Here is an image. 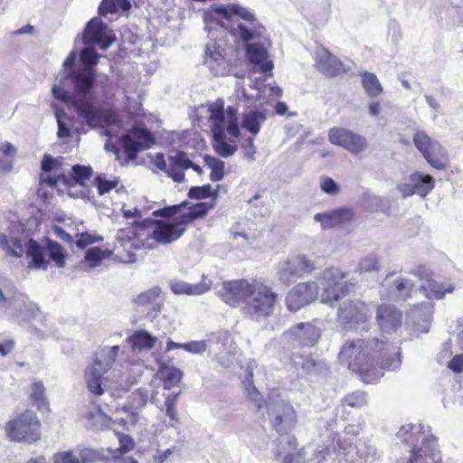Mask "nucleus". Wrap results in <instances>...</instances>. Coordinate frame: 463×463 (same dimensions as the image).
<instances>
[{
    "label": "nucleus",
    "mask_w": 463,
    "mask_h": 463,
    "mask_svg": "<svg viewBox=\"0 0 463 463\" xmlns=\"http://www.w3.org/2000/svg\"><path fill=\"white\" fill-rule=\"evenodd\" d=\"M337 447L336 457L333 458L335 463H355V456L364 462H373L379 458L378 450L371 440H360L353 448L352 441L338 438Z\"/></svg>",
    "instance_id": "obj_11"
},
{
    "label": "nucleus",
    "mask_w": 463,
    "mask_h": 463,
    "mask_svg": "<svg viewBox=\"0 0 463 463\" xmlns=\"http://www.w3.org/2000/svg\"><path fill=\"white\" fill-rule=\"evenodd\" d=\"M315 61L317 69L326 77L332 78L344 71L341 61L323 46L317 48Z\"/></svg>",
    "instance_id": "obj_20"
},
{
    "label": "nucleus",
    "mask_w": 463,
    "mask_h": 463,
    "mask_svg": "<svg viewBox=\"0 0 463 463\" xmlns=\"http://www.w3.org/2000/svg\"><path fill=\"white\" fill-rule=\"evenodd\" d=\"M276 299L275 293L261 283H250L242 307L245 317L259 321L271 315Z\"/></svg>",
    "instance_id": "obj_7"
},
{
    "label": "nucleus",
    "mask_w": 463,
    "mask_h": 463,
    "mask_svg": "<svg viewBox=\"0 0 463 463\" xmlns=\"http://www.w3.org/2000/svg\"><path fill=\"white\" fill-rule=\"evenodd\" d=\"M204 160L207 166L211 169L210 179L214 182L222 180L224 174V163L210 156H206Z\"/></svg>",
    "instance_id": "obj_45"
},
{
    "label": "nucleus",
    "mask_w": 463,
    "mask_h": 463,
    "mask_svg": "<svg viewBox=\"0 0 463 463\" xmlns=\"http://www.w3.org/2000/svg\"><path fill=\"white\" fill-rule=\"evenodd\" d=\"M205 55V63L213 71V74L214 76L222 74L225 70L224 57L215 42H211L206 44Z\"/></svg>",
    "instance_id": "obj_31"
},
{
    "label": "nucleus",
    "mask_w": 463,
    "mask_h": 463,
    "mask_svg": "<svg viewBox=\"0 0 463 463\" xmlns=\"http://www.w3.org/2000/svg\"><path fill=\"white\" fill-rule=\"evenodd\" d=\"M213 203L203 202L198 203L196 204L191 205L188 207L187 213H183L180 215V219L184 222V224L186 226L188 223L192 222L193 221L203 217L206 215V213L213 209Z\"/></svg>",
    "instance_id": "obj_38"
},
{
    "label": "nucleus",
    "mask_w": 463,
    "mask_h": 463,
    "mask_svg": "<svg viewBox=\"0 0 463 463\" xmlns=\"http://www.w3.org/2000/svg\"><path fill=\"white\" fill-rule=\"evenodd\" d=\"M344 277H345L344 274L341 273L336 269H328L324 272L325 279H328V280L332 279L334 281L333 284H334L335 288L332 289V293L334 294V299L335 301H337L340 298V295L336 292L337 288L340 287V285L337 282H335V280L336 279H342Z\"/></svg>",
    "instance_id": "obj_56"
},
{
    "label": "nucleus",
    "mask_w": 463,
    "mask_h": 463,
    "mask_svg": "<svg viewBox=\"0 0 463 463\" xmlns=\"http://www.w3.org/2000/svg\"><path fill=\"white\" fill-rule=\"evenodd\" d=\"M206 342L209 353L215 355L222 365L230 366L231 356L235 354L236 346L228 331L213 333L209 335Z\"/></svg>",
    "instance_id": "obj_15"
},
{
    "label": "nucleus",
    "mask_w": 463,
    "mask_h": 463,
    "mask_svg": "<svg viewBox=\"0 0 463 463\" xmlns=\"http://www.w3.org/2000/svg\"><path fill=\"white\" fill-rule=\"evenodd\" d=\"M101 453L99 450L83 448L79 453V463H93L99 459Z\"/></svg>",
    "instance_id": "obj_55"
},
{
    "label": "nucleus",
    "mask_w": 463,
    "mask_h": 463,
    "mask_svg": "<svg viewBox=\"0 0 463 463\" xmlns=\"http://www.w3.org/2000/svg\"><path fill=\"white\" fill-rule=\"evenodd\" d=\"M115 435L117 436L118 441V447L116 449L111 447L108 448V451L111 454V456L121 455L122 453L130 451L134 448V441L129 435L122 433H116Z\"/></svg>",
    "instance_id": "obj_46"
},
{
    "label": "nucleus",
    "mask_w": 463,
    "mask_h": 463,
    "mask_svg": "<svg viewBox=\"0 0 463 463\" xmlns=\"http://www.w3.org/2000/svg\"><path fill=\"white\" fill-rule=\"evenodd\" d=\"M294 341L303 346H313L321 336L320 328L310 323H300L291 328Z\"/></svg>",
    "instance_id": "obj_26"
},
{
    "label": "nucleus",
    "mask_w": 463,
    "mask_h": 463,
    "mask_svg": "<svg viewBox=\"0 0 463 463\" xmlns=\"http://www.w3.org/2000/svg\"><path fill=\"white\" fill-rule=\"evenodd\" d=\"M410 180L413 182L416 194L426 197L435 186V179L430 175H424L419 172L410 175Z\"/></svg>",
    "instance_id": "obj_36"
},
{
    "label": "nucleus",
    "mask_w": 463,
    "mask_h": 463,
    "mask_svg": "<svg viewBox=\"0 0 463 463\" xmlns=\"http://www.w3.org/2000/svg\"><path fill=\"white\" fill-rule=\"evenodd\" d=\"M250 285L246 279L225 281L218 290V295L229 306L237 307L245 302Z\"/></svg>",
    "instance_id": "obj_19"
},
{
    "label": "nucleus",
    "mask_w": 463,
    "mask_h": 463,
    "mask_svg": "<svg viewBox=\"0 0 463 463\" xmlns=\"http://www.w3.org/2000/svg\"><path fill=\"white\" fill-rule=\"evenodd\" d=\"M169 168L166 173L176 183H182L184 180V170L189 168L191 160L184 152H175L168 157Z\"/></svg>",
    "instance_id": "obj_29"
},
{
    "label": "nucleus",
    "mask_w": 463,
    "mask_h": 463,
    "mask_svg": "<svg viewBox=\"0 0 463 463\" xmlns=\"http://www.w3.org/2000/svg\"><path fill=\"white\" fill-rule=\"evenodd\" d=\"M213 14H219L227 20L233 16L241 18L244 23H239L236 26L232 27L231 33L243 43H249L261 34L262 27L253 11L239 4L215 5L211 13L206 14L204 20L207 21L212 18Z\"/></svg>",
    "instance_id": "obj_6"
},
{
    "label": "nucleus",
    "mask_w": 463,
    "mask_h": 463,
    "mask_svg": "<svg viewBox=\"0 0 463 463\" xmlns=\"http://www.w3.org/2000/svg\"><path fill=\"white\" fill-rule=\"evenodd\" d=\"M115 39L106 24L98 17L92 18L81 34L85 47L80 53V59L83 67L62 76L60 83L53 84L52 89L53 97L71 104L76 114L91 128H105L118 124L113 113L83 99L90 93L96 79L94 66L99 55L93 46L98 44L101 50H107Z\"/></svg>",
    "instance_id": "obj_1"
},
{
    "label": "nucleus",
    "mask_w": 463,
    "mask_h": 463,
    "mask_svg": "<svg viewBox=\"0 0 463 463\" xmlns=\"http://www.w3.org/2000/svg\"><path fill=\"white\" fill-rule=\"evenodd\" d=\"M400 355L401 349L383 339H354L343 345L338 359L364 383H375L383 376V370L400 368Z\"/></svg>",
    "instance_id": "obj_2"
},
{
    "label": "nucleus",
    "mask_w": 463,
    "mask_h": 463,
    "mask_svg": "<svg viewBox=\"0 0 463 463\" xmlns=\"http://www.w3.org/2000/svg\"><path fill=\"white\" fill-rule=\"evenodd\" d=\"M118 352V345L99 348L92 363L86 367L84 380L92 395L99 397L109 392L111 397H120L142 375L143 369L140 364L112 369Z\"/></svg>",
    "instance_id": "obj_3"
},
{
    "label": "nucleus",
    "mask_w": 463,
    "mask_h": 463,
    "mask_svg": "<svg viewBox=\"0 0 463 463\" xmlns=\"http://www.w3.org/2000/svg\"><path fill=\"white\" fill-rule=\"evenodd\" d=\"M349 129L340 127H334L328 130V140L331 144L345 147L348 137Z\"/></svg>",
    "instance_id": "obj_48"
},
{
    "label": "nucleus",
    "mask_w": 463,
    "mask_h": 463,
    "mask_svg": "<svg viewBox=\"0 0 463 463\" xmlns=\"http://www.w3.org/2000/svg\"><path fill=\"white\" fill-rule=\"evenodd\" d=\"M146 222L151 224V230L146 238L163 245L177 241L186 230L179 216L167 221L148 220Z\"/></svg>",
    "instance_id": "obj_13"
},
{
    "label": "nucleus",
    "mask_w": 463,
    "mask_h": 463,
    "mask_svg": "<svg viewBox=\"0 0 463 463\" xmlns=\"http://www.w3.org/2000/svg\"><path fill=\"white\" fill-rule=\"evenodd\" d=\"M433 313V305L430 302H422L416 305L411 313V318L415 324V332L417 334L428 333Z\"/></svg>",
    "instance_id": "obj_27"
},
{
    "label": "nucleus",
    "mask_w": 463,
    "mask_h": 463,
    "mask_svg": "<svg viewBox=\"0 0 463 463\" xmlns=\"http://www.w3.org/2000/svg\"><path fill=\"white\" fill-rule=\"evenodd\" d=\"M103 258V251L98 247L89 249L85 254V260L89 263L90 268L98 267Z\"/></svg>",
    "instance_id": "obj_54"
},
{
    "label": "nucleus",
    "mask_w": 463,
    "mask_h": 463,
    "mask_svg": "<svg viewBox=\"0 0 463 463\" xmlns=\"http://www.w3.org/2000/svg\"><path fill=\"white\" fill-rule=\"evenodd\" d=\"M319 186L323 193L329 195H336L340 192L339 184L327 175H322L320 177Z\"/></svg>",
    "instance_id": "obj_51"
},
{
    "label": "nucleus",
    "mask_w": 463,
    "mask_h": 463,
    "mask_svg": "<svg viewBox=\"0 0 463 463\" xmlns=\"http://www.w3.org/2000/svg\"><path fill=\"white\" fill-rule=\"evenodd\" d=\"M118 7L123 11H128L131 8V3L129 0H103L99 6V13L101 15L114 14L117 13Z\"/></svg>",
    "instance_id": "obj_42"
},
{
    "label": "nucleus",
    "mask_w": 463,
    "mask_h": 463,
    "mask_svg": "<svg viewBox=\"0 0 463 463\" xmlns=\"http://www.w3.org/2000/svg\"><path fill=\"white\" fill-rule=\"evenodd\" d=\"M266 118L263 112L251 110L244 114L241 127L252 135H256L260 132V125Z\"/></svg>",
    "instance_id": "obj_40"
},
{
    "label": "nucleus",
    "mask_w": 463,
    "mask_h": 463,
    "mask_svg": "<svg viewBox=\"0 0 463 463\" xmlns=\"http://www.w3.org/2000/svg\"><path fill=\"white\" fill-rule=\"evenodd\" d=\"M212 195V187L210 184L191 187L188 196L194 199H203Z\"/></svg>",
    "instance_id": "obj_60"
},
{
    "label": "nucleus",
    "mask_w": 463,
    "mask_h": 463,
    "mask_svg": "<svg viewBox=\"0 0 463 463\" xmlns=\"http://www.w3.org/2000/svg\"><path fill=\"white\" fill-rule=\"evenodd\" d=\"M179 395L180 392H172L165 397V415L175 421L177 420L175 404Z\"/></svg>",
    "instance_id": "obj_53"
},
{
    "label": "nucleus",
    "mask_w": 463,
    "mask_h": 463,
    "mask_svg": "<svg viewBox=\"0 0 463 463\" xmlns=\"http://www.w3.org/2000/svg\"><path fill=\"white\" fill-rule=\"evenodd\" d=\"M409 274L416 277L421 284L420 290L429 298L441 299L447 293L454 290V286L450 283L436 281L431 278V274L425 266H418L409 271Z\"/></svg>",
    "instance_id": "obj_14"
},
{
    "label": "nucleus",
    "mask_w": 463,
    "mask_h": 463,
    "mask_svg": "<svg viewBox=\"0 0 463 463\" xmlns=\"http://www.w3.org/2000/svg\"><path fill=\"white\" fill-rule=\"evenodd\" d=\"M161 293L158 286L152 287L133 298V305L137 311L146 312L147 317L155 318L162 311L163 303L159 300Z\"/></svg>",
    "instance_id": "obj_17"
},
{
    "label": "nucleus",
    "mask_w": 463,
    "mask_h": 463,
    "mask_svg": "<svg viewBox=\"0 0 463 463\" xmlns=\"http://www.w3.org/2000/svg\"><path fill=\"white\" fill-rule=\"evenodd\" d=\"M97 187L100 195L109 193L113 188H116L118 181L115 178L113 180H107L103 176H98L96 178Z\"/></svg>",
    "instance_id": "obj_59"
},
{
    "label": "nucleus",
    "mask_w": 463,
    "mask_h": 463,
    "mask_svg": "<svg viewBox=\"0 0 463 463\" xmlns=\"http://www.w3.org/2000/svg\"><path fill=\"white\" fill-rule=\"evenodd\" d=\"M354 217L353 210L349 207H340L331 211L318 213L314 215L315 222L321 223L323 230L348 222Z\"/></svg>",
    "instance_id": "obj_22"
},
{
    "label": "nucleus",
    "mask_w": 463,
    "mask_h": 463,
    "mask_svg": "<svg viewBox=\"0 0 463 463\" xmlns=\"http://www.w3.org/2000/svg\"><path fill=\"white\" fill-rule=\"evenodd\" d=\"M127 341L131 345L133 351L141 352L152 349L157 342V338L147 331L137 330L128 337Z\"/></svg>",
    "instance_id": "obj_34"
},
{
    "label": "nucleus",
    "mask_w": 463,
    "mask_h": 463,
    "mask_svg": "<svg viewBox=\"0 0 463 463\" xmlns=\"http://www.w3.org/2000/svg\"><path fill=\"white\" fill-rule=\"evenodd\" d=\"M364 201L369 208L374 211H383L388 205L387 199L371 194H364Z\"/></svg>",
    "instance_id": "obj_52"
},
{
    "label": "nucleus",
    "mask_w": 463,
    "mask_h": 463,
    "mask_svg": "<svg viewBox=\"0 0 463 463\" xmlns=\"http://www.w3.org/2000/svg\"><path fill=\"white\" fill-rule=\"evenodd\" d=\"M413 143L426 161L435 169L442 170L448 164V156L441 145L424 131L413 135Z\"/></svg>",
    "instance_id": "obj_12"
},
{
    "label": "nucleus",
    "mask_w": 463,
    "mask_h": 463,
    "mask_svg": "<svg viewBox=\"0 0 463 463\" xmlns=\"http://www.w3.org/2000/svg\"><path fill=\"white\" fill-rule=\"evenodd\" d=\"M157 375L163 382L164 388L170 390L181 382L183 373L175 366L162 364L159 365Z\"/></svg>",
    "instance_id": "obj_35"
},
{
    "label": "nucleus",
    "mask_w": 463,
    "mask_h": 463,
    "mask_svg": "<svg viewBox=\"0 0 463 463\" xmlns=\"http://www.w3.org/2000/svg\"><path fill=\"white\" fill-rule=\"evenodd\" d=\"M212 286L213 281L204 275L198 283L192 284L178 279L170 282V288L175 295L200 296L208 292Z\"/></svg>",
    "instance_id": "obj_24"
},
{
    "label": "nucleus",
    "mask_w": 463,
    "mask_h": 463,
    "mask_svg": "<svg viewBox=\"0 0 463 463\" xmlns=\"http://www.w3.org/2000/svg\"><path fill=\"white\" fill-rule=\"evenodd\" d=\"M0 248L11 257L20 258L24 252V244L21 240L0 233Z\"/></svg>",
    "instance_id": "obj_37"
},
{
    "label": "nucleus",
    "mask_w": 463,
    "mask_h": 463,
    "mask_svg": "<svg viewBox=\"0 0 463 463\" xmlns=\"http://www.w3.org/2000/svg\"><path fill=\"white\" fill-rule=\"evenodd\" d=\"M286 407L285 402L280 399V393L277 390H273L269 393V402L268 406V413L271 418L273 427L278 432L281 431L280 425L282 417L280 411Z\"/></svg>",
    "instance_id": "obj_33"
},
{
    "label": "nucleus",
    "mask_w": 463,
    "mask_h": 463,
    "mask_svg": "<svg viewBox=\"0 0 463 463\" xmlns=\"http://www.w3.org/2000/svg\"><path fill=\"white\" fill-rule=\"evenodd\" d=\"M318 294V286L316 282H304L298 284L291 290V311L313 302Z\"/></svg>",
    "instance_id": "obj_23"
},
{
    "label": "nucleus",
    "mask_w": 463,
    "mask_h": 463,
    "mask_svg": "<svg viewBox=\"0 0 463 463\" xmlns=\"http://www.w3.org/2000/svg\"><path fill=\"white\" fill-rule=\"evenodd\" d=\"M313 269V262L307 260L303 255L295 256L294 259L291 260V275H300L302 273L311 272Z\"/></svg>",
    "instance_id": "obj_47"
},
{
    "label": "nucleus",
    "mask_w": 463,
    "mask_h": 463,
    "mask_svg": "<svg viewBox=\"0 0 463 463\" xmlns=\"http://www.w3.org/2000/svg\"><path fill=\"white\" fill-rule=\"evenodd\" d=\"M54 463H79V457L71 450L61 451L53 455Z\"/></svg>",
    "instance_id": "obj_63"
},
{
    "label": "nucleus",
    "mask_w": 463,
    "mask_h": 463,
    "mask_svg": "<svg viewBox=\"0 0 463 463\" xmlns=\"http://www.w3.org/2000/svg\"><path fill=\"white\" fill-rule=\"evenodd\" d=\"M376 319L381 330L390 334L402 326V313L394 306L383 304L377 308Z\"/></svg>",
    "instance_id": "obj_21"
},
{
    "label": "nucleus",
    "mask_w": 463,
    "mask_h": 463,
    "mask_svg": "<svg viewBox=\"0 0 463 463\" xmlns=\"http://www.w3.org/2000/svg\"><path fill=\"white\" fill-rule=\"evenodd\" d=\"M183 349L191 354H200L208 349L207 342L206 340H199L184 343Z\"/></svg>",
    "instance_id": "obj_58"
},
{
    "label": "nucleus",
    "mask_w": 463,
    "mask_h": 463,
    "mask_svg": "<svg viewBox=\"0 0 463 463\" xmlns=\"http://www.w3.org/2000/svg\"><path fill=\"white\" fill-rule=\"evenodd\" d=\"M155 140L146 128H133L122 137V145L129 160H134L138 152L147 149Z\"/></svg>",
    "instance_id": "obj_16"
},
{
    "label": "nucleus",
    "mask_w": 463,
    "mask_h": 463,
    "mask_svg": "<svg viewBox=\"0 0 463 463\" xmlns=\"http://www.w3.org/2000/svg\"><path fill=\"white\" fill-rule=\"evenodd\" d=\"M207 111L213 132L214 151L222 157L232 156L237 151V146L227 143L224 130L226 129L234 137H239L241 131L238 125L237 109L232 106L224 109L223 100L217 99L208 104Z\"/></svg>",
    "instance_id": "obj_5"
},
{
    "label": "nucleus",
    "mask_w": 463,
    "mask_h": 463,
    "mask_svg": "<svg viewBox=\"0 0 463 463\" xmlns=\"http://www.w3.org/2000/svg\"><path fill=\"white\" fill-rule=\"evenodd\" d=\"M338 317L342 323L356 326L365 323L371 317V313L362 301H345L338 309Z\"/></svg>",
    "instance_id": "obj_18"
},
{
    "label": "nucleus",
    "mask_w": 463,
    "mask_h": 463,
    "mask_svg": "<svg viewBox=\"0 0 463 463\" xmlns=\"http://www.w3.org/2000/svg\"><path fill=\"white\" fill-rule=\"evenodd\" d=\"M331 14V3L328 0H325L321 4V10L316 11L314 14V18L316 21H317L319 24H326Z\"/></svg>",
    "instance_id": "obj_62"
},
{
    "label": "nucleus",
    "mask_w": 463,
    "mask_h": 463,
    "mask_svg": "<svg viewBox=\"0 0 463 463\" xmlns=\"http://www.w3.org/2000/svg\"><path fill=\"white\" fill-rule=\"evenodd\" d=\"M55 118L58 124L57 136L59 138L68 137L71 136V128L72 127V119L66 115L61 109L55 111Z\"/></svg>",
    "instance_id": "obj_44"
},
{
    "label": "nucleus",
    "mask_w": 463,
    "mask_h": 463,
    "mask_svg": "<svg viewBox=\"0 0 463 463\" xmlns=\"http://www.w3.org/2000/svg\"><path fill=\"white\" fill-rule=\"evenodd\" d=\"M25 246L26 254L32 259L28 268L46 269L49 263L46 255L55 262L58 268H62L65 264V250L56 241H48L46 249L33 240L28 241Z\"/></svg>",
    "instance_id": "obj_10"
},
{
    "label": "nucleus",
    "mask_w": 463,
    "mask_h": 463,
    "mask_svg": "<svg viewBox=\"0 0 463 463\" xmlns=\"http://www.w3.org/2000/svg\"><path fill=\"white\" fill-rule=\"evenodd\" d=\"M0 307L5 309L7 316L24 321L34 317L39 312L36 305L13 286L5 293L0 289Z\"/></svg>",
    "instance_id": "obj_9"
},
{
    "label": "nucleus",
    "mask_w": 463,
    "mask_h": 463,
    "mask_svg": "<svg viewBox=\"0 0 463 463\" xmlns=\"http://www.w3.org/2000/svg\"><path fill=\"white\" fill-rule=\"evenodd\" d=\"M247 55L251 63L260 66L262 72L270 71L273 68L271 61L268 60V52L266 48L260 43H249L247 45Z\"/></svg>",
    "instance_id": "obj_30"
},
{
    "label": "nucleus",
    "mask_w": 463,
    "mask_h": 463,
    "mask_svg": "<svg viewBox=\"0 0 463 463\" xmlns=\"http://www.w3.org/2000/svg\"><path fill=\"white\" fill-rule=\"evenodd\" d=\"M360 272H371L378 269V260L375 257L370 256L361 260L358 265Z\"/></svg>",
    "instance_id": "obj_64"
},
{
    "label": "nucleus",
    "mask_w": 463,
    "mask_h": 463,
    "mask_svg": "<svg viewBox=\"0 0 463 463\" xmlns=\"http://www.w3.org/2000/svg\"><path fill=\"white\" fill-rule=\"evenodd\" d=\"M348 137L344 149L353 155H358L365 151L368 147L366 137L349 129Z\"/></svg>",
    "instance_id": "obj_41"
},
{
    "label": "nucleus",
    "mask_w": 463,
    "mask_h": 463,
    "mask_svg": "<svg viewBox=\"0 0 463 463\" xmlns=\"http://www.w3.org/2000/svg\"><path fill=\"white\" fill-rule=\"evenodd\" d=\"M414 288L415 283L412 280L400 277L389 285L385 291H381V297L386 299L404 301L411 297Z\"/></svg>",
    "instance_id": "obj_25"
},
{
    "label": "nucleus",
    "mask_w": 463,
    "mask_h": 463,
    "mask_svg": "<svg viewBox=\"0 0 463 463\" xmlns=\"http://www.w3.org/2000/svg\"><path fill=\"white\" fill-rule=\"evenodd\" d=\"M147 400L148 391L145 388H138L128 396L124 409L137 420L139 413L146 407Z\"/></svg>",
    "instance_id": "obj_32"
},
{
    "label": "nucleus",
    "mask_w": 463,
    "mask_h": 463,
    "mask_svg": "<svg viewBox=\"0 0 463 463\" xmlns=\"http://www.w3.org/2000/svg\"><path fill=\"white\" fill-rule=\"evenodd\" d=\"M77 58V51L72 50L66 60L63 62V71L59 74V76L56 78L57 83H60V79L64 76L70 74L71 71H77V69L74 68V63Z\"/></svg>",
    "instance_id": "obj_57"
},
{
    "label": "nucleus",
    "mask_w": 463,
    "mask_h": 463,
    "mask_svg": "<svg viewBox=\"0 0 463 463\" xmlns=\"http://www.w3.org/2000/svg\"><path fill=\"white\" fill-rule=\"evenodd\" d=\"M360 75L363 88L368 97L376 98L383 91V88L374 73L364 71Z\"/></svg>",
    "instance_id": "obj_39"
},
{
    "label": "nucleus",
    "mask_w": 463,
    "mask_h": 463,
    "mask_svg": "<svg viewBox=\"0 0 463 463\" xmlns=\"http://www.w3.org/2000/svg\"><path fill=\"white\" fill-rule=\"evenodd\" d=\"M396 437L411 446V449L407 456L396 459L395 463H442L437 439L423 425H402Z\"/></svg>",
    "instance_id": "obj_4"
},
{
    "label": "nucleus",
    "mask_w": 463,
    "mask_h": 463,
    "mask_svg": "<svg viewBox=\"0 0 463 463\" xmlns=\"http://www.w3.org/2000/svg\"><path fill=\"white\" fill-rule=\"evenodd\" d=\"M343 405H347L351 408L360 409L364 407L366 402V394L364 392L356 391L345 395L342 401Z\"/></svg>",
    "instance_id": "obj_49"
},
{
    "label": "nucleus",
    "mask_w": 463,
    "mask_h": 463,
    "mask_svg": "<svg viewBox=\"0 0 463 463\" xmlns=\"http://www.w3.org/2000/svg\"><path fill=\"white\" fill-rule=\"evenodd\" d=\"M31 401L34 406L39 410L47 407V401L45 397V388L42 382H35L31 385Z\"/></svg>",
    "instance_id": "obj_43"
},
{
    "label": "nucleus",
    "mask_w": 463,
    "mask_h": 463,
    "mask_svg": "<svg viewBox=\"0 0 463 463\" xmlns=\"http://www.w3.org/2000/svg\"><path fill=\"white\" fill-rule=\"evenodd\" d=\"M135 226L128 227L125 229H119L116 235V241L120 246H124L126 242H128L138 236V229L141 225L137 222H134Z\"/></svg>",
    "instance_id": "obj_50"
},
{
    "label": "nucleus",
    "mask_w": 463,
    "mask_h": 463,
    "mask_svg": "<svg viewBox=\"0 0 463 463\" xmlns=\"http://www.w3.org/2000/svg\"><path fill=\"white\" fill-rule=\"evenodd\" d=\"M40 421L30 410L17 414L5 426V431L12 440L33 442L40 439Z\"/></svg>",
    "instance_id": "obj_8"
},
{
    "label": "nucleus",
    "mask_w": 463,
    "mask_h": 463,
    "mask_svg": "<svg viewBox=\"0 0 463 463\" xmlns=\"http://www.w3.org/2000/svg\"><path fill=\"white\" fill-rule=\"evenodd\" d=\"M257 367V363L251 361L246 369V374L243 377L242 384L244 392L248 399L253 403L255 408L259 411L262 408L264 399L256 386L253 384V371Z\"/></svg>",
    "instance_id": "obj_28"
},
{
    "label": "nucleus",
    "mask_w": 463,
    "mask_h": 463,
    "mask_svg": "<svg viewBox=\"0 0 463 463\" xmlns=\"http://www.w3.org/2000/svg\"><path fill=\"white\" fill-rule=\"evenodd\" d=\"M73 178L77 182H83L86 179H89L91 175L92 169L90 166L75 165L71 168Z\"/></svg>",
    "instance_id": "obj_61"
}]
</instances>
